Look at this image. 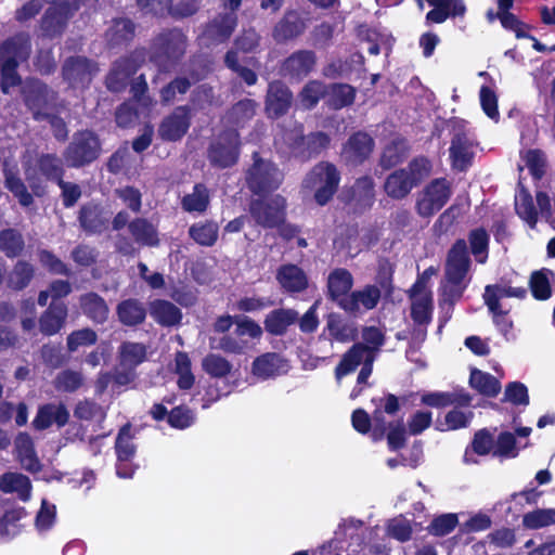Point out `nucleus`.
<instances>
[{
  "label": "nucleus",
  "mask_w": 555,
  "mask_h": 555,
  "mask_svg": "<svg viewBox=\"0 0 555 555\" xmlns=\"http://www.w3.org/2000/svg\"><path fill=\"white\" fill-rule=\"evenodd\" d=\"M469 269V257L465 241H457L450 249L444 279L440 285L441 304L452 305L460 299L466 288V276Z\"/></svg>",
  "instance_id": "f257e3e1"
},
{
  "label": "nucleus",
  "mask_w": 555,
  "mask_h": 555,
  "mask_svg": "<svg viewBox=\"0 0 555 555\" xmlns=\"http://www.w3.org/2000/svg\"><path fill=\"white\" fill-rule=\"evenodd\" d=\"M29 53V39L24 35L9 39L0 47L1 89L4 93L20 85L21 78L16 67L28 59Z\"/></svg>",
  "instance_id": "f03ea898"
},
{
  "label": "nucleus",
  "mask_w": 555,
  "mask_h": 555,
  "mask_svg": "<svg viewBox=\"0 0 555 555\" xmlns=\"http://www.w3.org/2000/svg\"><path fill=\"white\" fill-rule=\"evenodd\" d=\"M431 170V165L426 158H416L406 168L390 173L384 184L385 192L395 199L405 197L412 189Z\"/></svg>",
  "instance_id": "7ed1b4c3"
},
{
  "label": "nucleus",
  "mask_w": 555,
  "mask_h": 555,
  "mask_svg": "<svg viewBox=\"0 0 555 555\" xmlns=\"http://www.w3.org/2000/svg\"><path fill=\"white\" fill-rule=\"evenodd\" d=\"M339 175L334 165L320 163L307 175L302 182L304 190L314 192L315 202L323 206L335 194Z\"/></svg>",
  "instance_id": "20e7f679"
},
{
  "label": "nucleus",
  "mask_w": 555,
  "mask_h": 555,
  "mask_svg": "<svg viewBox=\"0 0 555 555\" xmlns=\"http://www.w3.org/2000/svg\"><path fill=\"white\" fill-rule=\"evenodd\" d=\"M373 351L366 350L363 344H354L343 357L335 370V377L339 382L344 376L354 372L361 365L357 382L358 385L365 384L372 374Z\"/></svg>",
  "instance_id": "39448f33"
},
{
  "label": "nucleus",
  "mask_w": 555,
  "mask_h": 555,
  "mask_svg": "<svg viewBox=\"0 0 555 555\" xmlns=\"http://www.w3.org/2000/svg\"><path fill=\"white\" fill-rule=\"evenodd\" d=\"M282 179V172L273 164L254 154V164L246 173L247 184L254 193L260 194L274 190Z\"/></svg>",
  "instance_id": "423d86ee"
},
{
  "label": "nucleus",
  "mask_w": 555,
  "mask_h": 555,
  "mask_svg": "<svg viewBox=\"0 0 555 555\" xmlns=\"http://www.w3.org/2000/svg\"><path fill=\"white\" fill-rule=\"evenodd\" d=\"M451 184L444 178L433 180L421 192L416 208L421 216L428 217L440 210L450 199Z\"/></svg>",
  "instance_id": "0eeeda50"
},
{
  "label": "nucleus",
  "mask_w": 555,
  "mask_h": 555,
  "mask_svg": "<svg viewBox=\"0 0 555 555\" xmlns=\"http://www.w3.org/2000/svg\"><path fill=\"white\" fill-rule=\"evenodd\" d=\"M100 152L98 138L89 131L75 135L65 154L66 162L70 166H81L94 160Z\"/></svg>",
  "instance_id": "6e6552de"
},
{
  "label": "nucleus",
  "mask_w": 555,
  "mask_h": 555,
  "mask_svg": "<svg viewBox=\"0 0 555 555\" xmlns=\"http://www.w3.org/2000/svg\"><path fill=\"white\" fill-rule=\"evenodd\" d=\"M285 199L275 195L268 201H255L250 205V214L256 222L266 228L280 227L285 216Z\"/></svg>",
  "instance_id": "1a4fd4ad"
},
{
  "label": "nucleus",
  "mask_w": 555,
  "mask_h": 555,
  "mask_svg": "<svg viewBox=\"0 0 555 555\" xmlns=\"http://www.w3.org/2000/svg\"><path fill=\"white\" fill-rule=\"evenodd\" d=\"M449 151L453 168L465 170L470 165L476 151L473 133L464 128L459 129L451 140Z\"/></svg>",
  "instance_id": "9d476101"
},
{
  "label": "nucleus",
  "mask_w": 555,
  "mask_h": 555,
  "mask_svg": "<svg viewBox=\"0 0 555 555\" xmlns=\"http://www.w3.org/2000/svg\"><path fill=\"white\" fill-rule=\"evenodd\" d=\"M238 156V135L230 130L220 135L211 145L209 158L212 164L224 168L236 163Z\"/></svg>",
  "instance_id": "9b49d317"
},
{
  "label": "nucleus",
  "mask_w": 555,
  "mask_h": 555,
  "mask_svg": "<svg viewBox=\"0 0 555 555\" xmlns=\"http://www.w3.org/2000/svg\"><path fill=\"white\" fill-rule=\"evenodd\" d=\"M289 362L280 353L267 352L257 357L251 363V375L258 380H267L286 374Z\"/></svg>",
  "instance_id": "f8f14e48"
},
{
  "label": "nucleus",
  "mask_w": 555,
  "mask_h": 555,
  "mask_svg": "<svg viewBox=\"0 0 555 555\" xmlns=\"http://www.w3.org/2000/svg\"><path fill=\"white\" fill-rule=\"evenodd\" d=\"M154 46L159 64H163L164 60L176 61L185 51V37L180 30H171L160 35Z\"/></svg>",
  "instance_id": "ddd939ff"
},
{
  "label": "nucleus",
  "mask_w": 555,
  "mask_h": 555,
  "mask_svg": "<svg viewBox=\"0 0 555 555\" xmlns=\"http://www.w3.org/2000/svg\"><path fill=\"white\" fill-rule=\"evenodd\" d=\"M380 299V289L375 285H366L341 299L340 308L347 312L356 313L374 309Z\"/></svg>",
  "instance_id": "4468645a"
},
{
  "label": "nucleus",
  "mask_w": 555,
  "mask_h": 555,
  "mask_svg": "<svg viewBox=\"0 0 555 555\" xmlns=\"http://www.w3.org/2000/svg\"><path fill=\"white\" fill-rule=\"evenodd\" d=\"M96 72L98 67L85 57L69 59L63 68L64 78L74 88L88 85Z\"/></svg>",
  "instance_id": "2eb2a0df"
},
{
  "label": "nucleus",
  "mask_w": 555,
  "mask_h": 555,
  "mask_svg": "<svg viewBox=\"0 0 555 555\" xmlns=\"http://www.w3.org/2000/svg\"><path fill=\"white\" fill-rule=\"evenodd\" d=\"M190 126V113L185 106L177 107L159 126L158 133L167 141L180 140Z\"/></svg>",
  "instance_id": "dca6fc26"
},
{
  "label": "nucleus",
  "mask_w": 555,
  "mask_h": 555,
  "mask_svg": "<svg viewBox=\"0 0 555 555\" xmlns=\"http://www.w3.org/2000/svg\"><path fill=\"white\" fill-rule=\"evenodd\" d=\"M433 7L426 14V23L442 24L449 17L464 16L466 5L464 0H426Z\"/></svg>",
  "instance_id": "f3484780"
},
{
  "label": "nucleus",
  "mask_w": 555,
  "mask_h": 555,
  "mask_svg": "<svg viewBox=\"0 0 555 555\" xmlns=\"http://www.w3.org/2000/svg\"><path fill=\"white\" fill-rule=\"evenodd\" d=\"M411 315L418 324H427L431 320L433 294L430 288L410 289Z\"/></svg>",
  "instance_id": "a211bd4d"
},
{
  "label": "nucleus",
  "mask_w": 555,
  "mask_h": 555,
  "mask_svg": "<svg viewBox=\"0 0 555 555\" xmlns=\"http://www.w3.org/2000/svg\"><path fill=\"white\" fill-rule=\"evenodd\" d=\"M276 281L287 293H301L308 287V276L297 264L286 263L276 271Z\"/></svg>",
  "instance_id": "6ab92c4d"
},
{
  "label": "nucleus",
  "mask_w": 555,
  "mask_h": 555,
  "mask_svg": "<svg viewBox=\"0 0 555 555\" xmlns=\"http://www.w3.org/2000/svg\"><path fill=\"white\" fill-rule=\"evenodd\" d=\"M68 418L69 413L63 404L49 403L38 409L33 426L38 430L49 428L53 424L62 427L68 422Z\"/></svg>",
  "instance_id": "aec40b11"
},
{
  "label": "nucleus",
  "mask_w": 555,
  "mask_h": 555,
  "mask_svg": "<svg viewBox=\"0 0 555 555\" xmlns=\"http://www.w3.org/2000/svg\"><path fill=\"white\" fill-rule=\"evenodd\" d=\"M139 55L122 59L115 63L106 79L107 88L120 91L127 86L129 77L137 72Z\"/></svg>",
  "instance_id": "412c9836"
},
{
  "label": "nucleus",
  "mask_w": 555,
  "mask_h": 555,
  "mask_svg": "<svg viewBox=\"0 0 555 555\" xmlns=\"http://www.w3.org/2000/svg\"><path fill=\"white\" fill-rule=\"evenodd\" d=\"M352 285L353 278L351 273L344 268L333 270L327 276L328 295L339 307L341 299L348 298V293Z\"/></svg>",
  "instance_id": "4be33fe9"
},
{
  "label": "nucleus",
  "mask_w": 555,
  "mask_h": 555,
  "mask_svg": "<svg viewBox=\"0 0 555 555\" xmlns=\"http://www.w3.org/2000/svg\"><path fill=\"white\" fill-rule=\"evenodd\" d=\"M132 438L131 428L129 425H126L120 429L116 439V472L120 478L131 477V473L124 472V463L129 462L135 453V446L132 442Z\"/></svg>",
  "instance_id": "5701e85b"
},
{
  "label": "nucleus",
  "mask_w": 555,
  "mask_h": 555,
  "mask_svg": "<svg viewBox=\"0 0 555 555\" xmlns=\"http://www.w3.org/2000/svg\"><path fill=\"white\" fill-rule=\"evenodd\" d=\"M292 103V93L281 82L270 83L266 108L270 116L278 117L286 113Z\"/></svg>",
  "instance_id": "b1692460"
},
{
  "label": "nucleus",
  "mask_w": 555,
  "mask_h": 555,
  "mask_svg": "<svg viewBox=\"0 0 555 555\" xmlns=\"http://www.w3.org/2000/svg\"><path fill=\"white\" fill-rule=\"evenodd\" d=\"M373 141L365 133H356L345 145L343 156L352 164L363 162L372 152Z\"/></svg>",
  "instance_id": "393cba45"
},
{
  "label": "nucleus",
  "mask_w": 555,
  "mask_h": 555,
  "mask_svg": "<svg viewBox=\"0 0 555 555\" xmlns=\"http://www.w3.org/2000/svg\"><path fill=\"white\" fill-rule=\"evenodd\" d=\"M0 491L15 493L21 500L27 501L31 493L30 480L18 473H5L0 477Z\"/></svg>",
  "instance_id": "a878e982"
},
{
  "label": "nucleus",
  "mask_w": 555,
  "mask_h": 555,
  "mask_svg": "<svg viewBox=\"0 0 555 555\" xmlns=\"http://www.w3.org/2000/svg\"><path fill=\"white\" fill-rule=\"evenodd\" d=\"M15 450L21 465L29 472L40 468L39 460L34 449V442L29 435L21 433L15 439Z\"/></svg>",
  "instance_id": "bb28decb"
},
{
  "label": "nucleus",
  "mask_w": 555,
  "mask_h": 555,
  "mask_svg": "<svg viewBox=\"0 0 555 555\" xmlns=\"http://www.w3.org/2000/svg\"><path fill=\"white\" fill-rule=\"evenodd\" d=\"M527 291L524 287H513L505 285H489L485 291V301L489 310L502 308L500 300L507 297L524 298Z\"/></svg>",
  "instance_id": "cd10ccee"
},
{
  "label": "nucleus",
  "mask_w": 555,
  "mask_h": 555,
  "mask_svg": "<svg viewBox=\"0 0 555 555\" xmlns=\"http://www.w3.org/2000/svg\"><path fill=\"white\" fill-rule=\"evenodd\" d=\"M67 317V308L64 304H53L40 319V331L46 335L57 333Z\"/></svg>",
  "instance_id": "c85d7f7f"
},
{
  "label": "nucleus",
  "mask_w": 555,
  "mask_h": 555,
  "mask_svg": "<svg viewBox=\"0 0 555 555\" xmlns=\"http://www.w3.org/2000/svg\"><path fill=\"white\" fill-rule=\"evenodd\" d=\"M296 311L292 309H278L271 311L266 317L264 327L270 334L282 335L286 332L287 327L296 321Z\"/></svg>",
  "instance_id": "c756f323"
},
{
  "label": "nucleus",
  "mask_w": 555,
  "mask_h": 555,
  "mask_svg": "<svg viewBox=\"0 0 555 555\" xmlns=\"http://www.w3.org/2000/svg\"><path fill=\"white\" fill-rule=\"evenodd\" d=\"M421 402L436 409L446 408L451 404L469 405L470 397L468 395L455 396L450 392L434 391L421 395Z\"/></svg>",
  "instance_id": "7c9ffc66"
},
{
  "label": "nucleus",
  "mask_w": 555,
  "mask_h": 555,
  "mask_svg": "<svg viewBox=\"0 0 555 555\" xmlns=\"http://www.w3.org/2000/svg\"><path fill=\"white\" fill-rule=\"evenodd\" d=\"M150 313L156 322L165 326L175 325L181 320L179 308L166 300H155L152 302Z\"/></svg>",
  "instance_id": "2f4dec72"
},
{
  "label": "nucleus",
  "mask_w": 555,
  "mask_h": 555,
  "mask_svg": "<svg viewBox=\"0 0 555 555\" xmlns=\"http://www.w3.org/2000/svg\"><path fill=\"white\" fill-rule=\"evenodd\" d=\"M119 321L128 326L140 324L145 319V308L137 299H127L117 306Z\"/></svg>",
  "instance_id": "473e14b6"
},
{
  "label": "nucleus",
  "mask_w": 555,
  "mask_h": 555,
  "mask_svg": "<svg viewBox=\"0 0 555 555\" xmlns=\"http://www.w3.org/2000/svg\"><path fill=\"white\" fill-rule=\"evenodd\" d=\"M314 65V55L308 51H300L289 56L283 66L286 75L300 77L307 75Z\"/></svg>",
  "instance_id": "72a5a7b5"
},
{
  "label": "nucleus",
  "mask_w": 555,
  "mask_h": 555,
  "mask_svg": "<svg viewBox=\"0 0 555 555\" xmlns=\"http://www.w3.org/2000/svg\"><path fill=\"white\" fill-rule=\"evenodd\" d=\"M492 449L494 450L492 436L487 430H479L474 437L472 449L465 451L464 462L466 464H477L478 460L475 455H487Z\"/></svg>",
  "instance_id": "f704fd0d"
},
{
  "label": "nucleus",
  "mask_w": 555,
  "mask_h": 555,
  "mask_svg": "<svg viewBox=\"0 0 555 555\" xmlns=\"http://www.w3.org/2000/svg\"><path fill=\"white\" fill-rule=\"evenodd\" d=\"M462 406H455L450 410L442 421H438L437 428L441 431H448L468 426L474 414L470 410H465Z\"/></svg>",
  "instance_id": "c9c22d12"
},
{
  "label": "nucleus",
  "mask_w": 555,
  "mask_h": 555,
  "mask_svg": "<svg viewBox=\"0 0 555 555\" xmlns=\"http://www.w3.org/2000/svg\"><path fill=\"white\" fill-rule=\"evenodd\" d=\"M81 308L85 314L98 323H103L108 315V307L103 298L90 293L81 297Z\"/></svg>",
  "instance_id": "e433bc0d"
},
{
  "label": "nucleus",
  "mask_w": 555,
  "mask_h": 555,
  "mask_svg": "<svg viewBox=\"0 0 555 555\" xmlns=\"http://www.w3.org/2000/svg\"><path fill=\"white\" fill-rule=\"evenodd\" d=\"M555 525V508H535L522 516V526L529 530H538Z\"/></svg>",
  "instance_id": "4c0bfd02"
},
{
  "label": "nucleus",
  "mask_w": 555,
  "mask_h": 555,
  "mask_svg": "<svg viewBox=\"0 0 555 555\" xmlns=\"http://www.w3.org/2000/svg\"><path fill=\"white\" fill-rule=\"evenodd\" d=\"M305 29V24L296 13H287L285 17L276 25L274 37L278 40H287L300 35Z\"/></svg>",
  "instance_id": "58836bf2"
},
{
  "label": "nucleus",
  "mask_w": 555,
  "mask_h": 555,
  "mask_svg": "<svg viewBox=\"0 0 555 555\" xmlns=\"http://www.w3.org/2000/svg\"><path fill=\"white\" fill-rule=\"evenodd\" d=\"M469 383L474 389L489 397L496 396L501 390V385L495 377L479 370L472 371Z\"/></svg>",
  "instance_id": "ea45409f"
},
{
  "label": "nucleus",
  "mask_w": 555,
  "mask_h": 555,
  "mask_svg": "<svg viewBox=\"0 0 555 555\" xmlns=\"http://www.w3.org/2000/svg\"><path fill=\"white\" fill-rule=\"evenodd\" d=\"M24 94L27 105L36 109L52 99V93L47 86L38 80H30L24 87Z\"/></svg>",
  "instance_id": "a19ab883"
},
{
  "label": "nucleus",
  "mask_w": 555,
  "mask_h": 555,
  "mask_svg": "<svg viewBox=\"0 0 555 555\" xmlns=\"http://www.w3.org/2000/svg\"><path fill=\"white\" fill-rule=\"evenodd\" d=\"M218 233L219 228L215 222H198L189 230L190 236L203 246H212L218 238Z\"/></svg>",
  "instance_id": "79ce46f5"
},
{
  "label": "nucleus",
  "mask_w": 555,
  "mask_h": 555,
  "mask_svg": "<svg viewBox=\"0 0 555 555\" xmlns=\"http://www.w3.org/2000/svg\"><path fill=\"white\" fill-rule=\"evenodd\" d=\"M85 384L82 374L74 370H64L60 372L54 382V388L60 392H74L80 389Z\"/></svg>",
  "instance_id": "37998d69"
},
{
  "label": "nucleus",
  "mask_w": 555,
  "mask_h": 555,
  "mask_svg": "<svg viewBox=\"0 0 555 555\" xmlns=\"http://www.w3.org/2000/svg\"><path fill=\"white\" fill-rule=\"evenodd\" d=\"M208 204V191L202 184L195 185L193 192L185 195L182 199V207L189 212H203L206 210Z\"/></svg>",
  "instance_id": "c03bdc74"
},
{
  "label": "nucleus",
  "mask_w": 555,
  "mask_h": 555,
  "mask_svg": "<svg viewBox=\"0 0 555 555\" xmlns=\"http://www.w3.org/2000/svg\"><path fill=\"white\" fill-rule=\"evenodd\" d=\"M175 373L178 375V386L180 389H190L195 376L191 370V360L184 352H178L175 358Z\"/></svg>",
  "instance_id": "a18cd8bd"
},
{
  "label": "nucleus",
  "mask_w": 555,
  "mask_h": 555,
  "mask_svg": "<svg viewBox=\"0 0 555 555\" xmlns=\"http://www.w3.org/2000/svg\"><path fill=\"white\" fill-rule=\"evenodd\" d=\"M202 367L208 375L222 378L231 372L232 364L220 354L209 353L202 360Z\"/></svg>",
  "instance_id": "49530a36"
},
{
  "label": "nucleus",
  "mask_w": 555,
  "mask_h": 555,
  "mask_svg": "<svg viewBox=\"0 0 555 555\" xmlns=\"http://www.w3.org/2000/svg\"><path fill=\"white\" fill-rule=\"evenodd\" d=\"M516 211L531 228L537 223V210L532 203L530 194L521 189L515 198Z\"/></svg>",
  "instance_id": "de8ad7c7"
},
{
  "label": "nucleus",
  "mask_w": 555,
  "mask_h": 555,
  "mask_svg": "<svg viewBox=\"0 0 555 555\" xmlns=\"http://www.w3.org/2000/svg\"><path fill=\"white\" fill-rule=\"evenodd\" d=\"M236 25V18L233 14H227L215 20L209 25L207 33L209 37L215 38L218 41L228 39L233 33Z\"/></svg>",
  "instance_id": "09e8293b"
},
{
  "label": "nucleus",
  "mask_w": 555,
  "mask_h": 555,
  "mask_svg": "<svg viewBox=\"0 0 555 555\" xmlns=\"http://www.w3.org/2000/svg\"><path fill=\"white\" fill-rule=\"evenodd\" d=\"M236 25V18L233 14H227L215 20L209 25L207 33L209 37L215 38L218 41L228 39L233 33Z\"/></svg>",
  "instance_id": "8fccbe9b"
},
{
  "label": "nucleus",
  "mask_w": 555,
  "mask_h": 555,
  "mask_svg": "<svg viewBox=\"0 0 555 555\" xmlns=\"http://www.w3.org/2000/svg\"><path fill=\"white\" fill-rule=\"evenodd\" d=\"M327 103L334 108H340L353 102L354 90L348 85H334L326 90Z\"/></svg>",
  "instance_id": "3c124183"
},
{
  "label": "nucleus",
  "mask_w": 555,
  "mask_h": 555,
  "mask_svg": "<svg viewBox=\"0 0 555 555\" xmlns=\"http://www.w3.org/2000/svg\"><path fill=\"white\" fill-rule=\"evenodd\" d=\"M26 516L23 507H16L8 511L0 519V537L13 538L18 533L17 522Z\"/></svg>",
  "instance_id": "603ef678"
},
{
  "label": "nucleus",
  "mask_w": 555,
  "mask_h": 555,
  "mask_svg": "<svg viewBox=\"0 0 555 555\" xmlns=\"http://www.w3.org/2000/svg\"><path fill=\"white\" fill-rule=\"evenodd\" d=\"M146 348L139 343H124L120 347L121 364L127 366H137L144 361Z\"/></svg>",
  "instance_id": "864d4df0"
},
{
  "label": "nucleus",
  "mask_w": 555,
  "mask_h": 555,
  "mask_svg": "<svg viewBox=\"0 0 555 555\" xmlns=\"http://www.w3.org/2000/svg\"><path fill=\"white\" fill-rule=\"evenodd\" d=\"M138 242L154 246L158 243L156 229L144 219H138L129 225Z\"/></svg>",
  "instance_id": "5fc2aeb1"
},
{
  "label": "nucleus",
  "mask_w": 555,
  "mask_h": 555,
  "mask_svg": "<svg viewBox=\"0 0 555 555\" xmlns=\"http://www.w3.org/2000/svg\"><path fill=\"white\" fill-rule=\"evenodd\" d=\"M33 275V266L25 261H18L9 274L8 284L11 288L22 289L28 285Z\"/></svg>",
  "instance_id": "6e6d98bb"
},
{
  "label": "nucleus",
  "mask_w": 555,
  "mask_h": 555,
  "mask_svg": "<svg viewBox=\"0 0 555 555\" xmlns=\"http://www.w3.org/2000/svg\"><path fill=\"white\" fill-rule=\"evenodd\" d=\"M24 248L22 235L15 230L9 229L0 233V249L8 257L17 256Z\"/></svg>",
  "instance_id": "4d7b16f0"
},
{
  "label": "nucleus",
  "mask_w": 555,
  "mask_h": 555,
  "mask_svg": "<svg viewBox=\"0 0 555 555\" xmlns=\"http://www.w3.org/2000/svg\"><path fill=\"white\" fill-rule=\"evenodd\" d=\"M326 327L330 335L339 341L352 340L356 337V331L350 325L343 322L337 314H330Z\"/></svg>",
  "instance_id": "13d9d810"
},
{
  "label": "nucleus",
  "mask_w": 555,
  "mask_h": 555,
  "mask_svg": "<svg viewBox=\"0 0 555 555\" xmlns=\"http://www.w3.org/2000/svg\"><path fill=\"white\" fill-rule=\"evenodd\" d=\"M399 410V402L397 397L389 395L384 399L383 409L377 408L373 414V422L375 430H379L383 435L387 429L388 422L384 417V413L393 415Z\"/></svg>",
  "instance_id": "bf43d9fd"
},
{
  "label": "nucleus",
  "mask_w": 555,
  "mask_h": 555,
  "mask_svg": "<svg viewBox=\"0 0 555 555\" xmlns=\"http://www.w3.org/2000/svg\"><path fill=\"white\" fill-rule=\"evenodd\" d=\"M552 272L547 269H543L533 272L530 279V286L533 296L537 299L545 300L551 296V286L548 276Z\"/></svg>",
  "instance_id": "052dcab7"
},
{
  "label": "nucleus",
  "mask_w": 555,
  "mask_h": 555,
  "mask_svg": "<svg viewBox=\"0 0 555 555\" xmlns=\"http://www.w3.org/2000/svg\"><path fill=\"white\" fill-rule=\"evenodd\" d=\"M5 186L13 193L23 206H29L33 203V196L27 192L22 180L11 170L5 169Z\"/></svg>",
  "instance_id": "680f3d73"
},
{
  "label": "nucleus",
  "mask_w": 555,
  "mask_h": 555,
  "mask_svg": "<svg viewBox=\"0 0 555 555\" xmlns=\"http://www.w3.org/2000/svg\"><path fill=\"white\" fill-rule=\"evenodd\" d=\"M459 518L456 514H442L435 517L428 526L429 533L434 535H446L450 533L457 525Z\"/></svg>",
  "instance_id": "e2e57ef3"
},
{
  "label": "nucleus",
  "mask_w": 555,
  "mask_h": 555,
  "mask_svg": "<svg viewBox=\"0 0 555 555\" xmlns=\"http://www.w3.org/2000/svg\"><path fill=\"white\" fill-rule=\"evenodd\" d=\"M96 333L90 328H82L73 332L67 337V348L69 351H77L81 347H88L95 344Z\"/></svg>",
  "instance_id": "0e129e2a"
},
{
  "label": "nucleus",
  "mask_w": 555,
  "mask_h": 555,
  "mask_svg": "<svg viewBox=\"0 0 555 555\" xmlns=\"http://www.w3.org/2000/svg\"><path fill=\"white\" fill-rule=\"evenodd\" d=\"M326 93V88L319 81H310L300 93V103L306 108L313 107Z\"/></svg>",
  "instance_id": "69168bd1"
},
{
  "label": "nucleus",
  "mask_w": 555,
  "mask_h": 555,
  "mask_svg": "<svg viewBox=\"0 0 555 555\" xmlns=\"http://www.w3.org/2000/svg\"><path fill=\"white\" fill-rule=\"evenodd\" d=\"M480 105L485 114L492 120L498 121L500 113L498 108V96L493 90L482 86L479 91Z\"/></svg>",
  "instance_id": "338daca9"
},
{
  "label": "nucleus",
  "mask_w": 555,
  "mask_h": 555,
  "mask_svg": "<svg viewBox=\"0 0 555 555\" xmlns=\"http://www.w3.org/2000/svg\"><path fill=\"white\" fill-rule=\"evenodd\" d=\"M133 35V24L129 20H117L107 31V38L112 43H120L129 40Z\"/></svg>",
  "instance_id": "774afa93"
}]
</instances>
